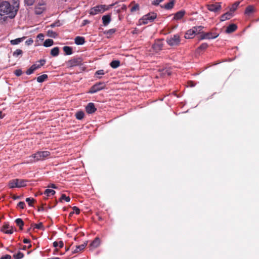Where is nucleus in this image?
<instances>
[{"instance_id":"nucleus-1","label":"nucleus","mask_w":259,"mask_h":259,"mask_svg":"<svg viewBox=\"0 0 259 259\" xmlns=\"http://www.w3.org/2000/svg\"><path fill=\"white\" fill-rule=\"evenodd\" d=\"M11 5L7 1H2L0 4V21L5 22L9 17L12 19L15 17L19 9V4Z\"/></svg>"},{"instance_id":"nucleus-2","label":"nucleus","mask_w":259,"mask_h":259,"mask_svg":"<svg viewBox=\"0 0 259 259\" xmlns=\"http://www.w3.org/2000/svg\"><path fill=\"white\" fill-rule=\"evenodd\" d=\"M51 155L49 151H37L29 157L30 159L26 163H33L38 161H43L48 158Z\"/></svg>"},{"instance_id":"nucleus-3","label":"nucleus","mask_w":259,"mask_h":259,"mask_svg":"<svg viewBox=\"0 0 259 259\" xmlns=\"http://www.w3.org/2000/svg\"><path fill=\"white\" fill-rule=\"evenodd\" d=\"M27 182L24 179H15L10 180L8 185L10 188H21L26 186Z\"/></svg>"},{"instance_id":"nucleus-4","label":"nucleus","mask_w":259,"mask_h":259,"mask_svg":"<svg viewBox=\"0 0 259 259\" xmlns=\"http://www.w3.org/2000/svg\"><path fill=\"white\" fill-rule=\"evenodd\" d=\"M157 17V14L154 12L149 13L145 15L140 19L141 24H146L149 22H153Z\"/></svg>"},{"instance_id":"nucleus-5","label":"nucleus","mask_w":259,"mask_h":259,"mask_svg":"<svg viewBox=\"0 0 259 259\" xmlns=\"http://www.w3.org/2000/svg\"><path fill=\"white\" fill-rule=\"evenodd\" d=\"M166 41L170 46H179L181 42L180 36L179 34H174L167 38Z\"/></svg>"},{"instance_id":"nucleus-6","label":"nucleus","mask_w":259,"mask_h":259,"mask_svg":"<svg viewBox=\"0 0 259 259\" xmlns=\"http://www.w3.org/2000/svg\"><path fill=\"white\" fill-rule=\"evenodd\" d=\"M105 88L106 84H105L104 82H99L93 85L91 88L88 93L90 94H94L100 90L105 89Z\"/></svg>"},{"instance_id":"nucleus-7","label":"nucleus","mask_w":259,"mask_h":259,"mask_svg":"<svg viewBox=\"0 0 259 259\" xmlns=\"http://www.w3.org/2000/svg\"><path fill=\"white\" fill-rule=\"evenodd\" d=\"M82 59L80 57L73 58L67 62V65L68 67H73L76 66L82 65Z\"/></svg>"},{"instance_id":"nucleus-8","label":"nucleus","mask_w":259,"mask_h":259,"mask_svg":"<svg viewBox=\"0 0 259 259\" xmlns=\"http://www.w3.org/2000/svg\"><path fill=\"white\" fill-rule=\"evenodd\" d=\"M105 5H98L90 10V14L92 15H96L99 13H103L105 11Z\"/></svg>"},{"instance_id":"nucleus-9","label":"nucleus","mask_w":259,"mask_h":259,"mask_svg":"<svg viewBox=\"0 0 259 259\" xmlns=\"http://www.w3.org/2000/svg\"><path fill=\"white\" fill-rule=\"evenodd\" d=\"M46 10V5L45 3H38L35 6L34 9L35 14L36 15H40L42 14Z\"/></svg>"},{"instance_id":"nucleus-10","label":"nucleus","mask_w":259,"mask_h":259,"mask_svg":"<svg viewBox=\"0 0 259 259\" xmlns=\"http://www.w3.org/2000/svg\"><path fill=\"white\" fill-rule=\"evenodd\" d=\"M218 36L217 33H212L211 32L207 33H202L200 36V39H213L215 38Z\"/></svg>"},{"instance_id":"nucleus-11","label":"nucleus","mask_w":259,"mask_h":259,"mask_svg":"<svg viewBox=\"0 0 259 259\" xmlns=\"http://www.w3.org/2000/svg\"><path fill=\"white\" fill-rule=\"evenodd\" d=\"M221 3H216L214 4H210L207 6L208 10L211 12H216L222 9Z\"/></svg>"},{"instance_id":"nucleus-12","label":"nucleus","mask_w":259,"mask_h":259,"mask_svg":"<svg viewBox=\"0 0 259 259\" xmlns=\"http://www.w3.org/2000/svg\"><path fill=\"white\" fill-rule=\"evenodd\" d=\"M1 231L8 234H11L14 232L13 227L12 226L10 227L8 223H5L4 224L1 229Z\"/></svg>"},{"instance_id":"nucleus-13","label":"nucleus","mask_w":259,"mask_h":259,"mask_svg":"<svg viewBox=\"0 0 259 259\" xmlns=\"http://www.w3.org/2000/svg\"><path fill=\"white\" fill-rule=\"evenodd\" d=\"M86 112L89 114H92L96 112L97 109L93 103H89L85 107Z\"/></svg>"},{"instance_id":"nucleus-14","label":"nucleus","mask_w":259,"mask_h":259,"mask_svg":"<svg viewBox=\"0 0 259 259\" xmlns=\"http://www.w3.org/2000/svg\"><path fill=\"white\" fill-rule=\"evenodd\" d=\"M186 14V12L184 10H181L175 14L173 18L174 20H179L183 18Z\"/></svg>"},{"instance_id":"nucleus-15","label":"nucleus","mask_w":259,"mask_h":259,"mask_svg":"<svg viewBox=\"0 0 259 259\" xmlns=\"http://www.w3.org/2000/svg\"><path fill=\"white\" fill-rule=\"evenodd\" d=\"M163 44L160 40L156 41L152 46V48L156 52L161 50Z\"/></svg>"},{"instance_id":"nucleus-16","label":"nucleus","mask_w":259,"mask_h":259,"mask_svg":"<svg viewBox=\"0 0 259 259\" xmlns=\"http://www.w3.org/2000/svg\"><path fill=\"white\" fill-rule=\"evenodd\" d=\"M233 15L232 13V12L229 11V12H227L226 13L223 14L221 16L220 20L221 21H224L227 20H229V19H231L233 17Z\"/></svg>"},{"instance_id":"nucleus-17","label":"nucleus","mask_w":259,"mask_h":259,"mask_svg":"<svg viewBox=\"0 0 259 259\" xmlns=\"http://www.w3.org/2000/svg\"><path fill=\"white\" fill-rule=\"evenodd\" d=\"M129 7L131 8V12L134 13L140 10L139 5L136 4L135 2H132Z\"/></svg>"},{"instance_id":"nucleus-18","label":"nucleus","mask_w":259,"mask_h":259,"mask_svg":"<svg viewBox=\"0 0 259 259\" xmlns=\"http://www.w3.org/2000/svg\"><path fill=\"white\" fill-rule=\"evenodd\" d=\"M237 29V26L235 24H231L229 25L226 30L227 33H231L234 32Z\"/></svg>"},{"instance_id":"nucleus-19","label":"nucleus","mask_w":259,"mask_h":259,"mask_svg":"<svg viewBox=\"0 0 259 259\" xmlns=\"http://www.w3.org/2000/svg\"><path fill=\"white\" fill-rule=\"evenodd\" d=\"M195 35V31L193 29L188 30L185 34V38L186 39L192 38Z\"/></svg>"},{"instance_id":"nucleus-20","label":"nucleus","mask_w":259,"mask_h":259,"mask_svg":"<svg viewBox=\"0 0 259 259\" xmlns=\"http://www.w3.org/2000/svg\"><path fill=\"white\" fill-rule=\"evenodd\" d=\"M75 43L77 45H82L85 42V39L83 37L77 36L75 38Z\"/></svg>"},{"instance_id":"nucleus-21","label":"nucleus","mask_w":259,"mask_h":259,"mask_svg":"<svg viewBox=\"0 0 259 259\" xmlns=\"http://www.w3.org/2000/svg\"><path fill=\"white\" fill-rule=\"evenodd\" d=\"M103 23L104 26H107L111 21V17L109 15H104L102 17Z\"/></svg>"},{"instance_id":"nucleus-22","label":"nucleus","mask_w":259,"mask_h":259,"mask_svg":"<svg viewBox=\"0 0 259 259\" xmlns=\"http://www.w3.org/2000/svg\"><path fill=\"white\" fill-rule=\"evenodd\" d=\"M87 243L84 242V243L76 246V248L73 251V253H77L79 252L84 249L85 247L87 246Z\"/></svg>"},{"instance_id":"nucleus-23","label":"nucleus","mask_w":259,"mask_h":259,"mask_svg":"<svg viewBox=\"0 0 259 259\" xmlns=\"http://www.w3.org/2000/svg\"><path fill=\"white\" fill-rule=\"evenodd\" d=\"M255 11V8L253 6L249 5L247 6L245 10V14L247 15H250Z\"/></svg>"},{"instance_id":"nucleus-24","label":"nucleus","mask_w":259,"mask_h":259,"mask_svg":"<svg viewBox=\"0 0 259 259\" xmlns=\"http://www.w3.org/2000/svg\"><path fill=\"white\" fill-rule=\"evenodd\" d=\"M39 68V66H37L36 64H33L26 72L27 75H30L33 72Z\"/></svg>"},{"instance_id":"nucleus-25","label":"nucleus","mask_w":259,"mask_h":259,"mask_svg":"<svg viewBox=\"0 0 259 259\" xmlns=\"http://www.w3.org/2000/svg\"><path fill=\"white\" fill-rule=\"evenodd\" d=\"M100 244V240L98 237H96L91 243L90 245L93 248H97Z\"/></svg>"},{"instance_id":"nucleus-26","label":"nucleus","mask_w":259,"mask_h":259,"mask_svg":"<svg viewBox=\"0 0 259 259\" xmlns=\"http://www.w3.org/2000/svg\"><path fill=\"white\" fill-rule=\"evenodd\" d=\"M120 65V62L119 60H113L110 63V66L114 69L118 68Z\"/></svg>"},{"instance_id":"nucleus-27","label":"nucleus","mask_w":259,"mask_h":259,"mask_svg":"<svg viewBox=\"0 0 259 259\" xmlns=\"http://www.w3.org/2000/svg\"><path fill=\"white\" fill-rule=\"evenodd\" d=\"M63 50L66 55H71L73 53L72 49L70 47L65 46L63 48Z\"/></svg>"},{"instance_id":"nucleus-28","label":"nucleus","mask_w":259,"mask_h":259,"mask_svg":"<svg viewBox=\"0 0 259 259\" xmlns=\"http://www.w3.org/2000/svg\"><path fill=\"white\" fill-rule=\"evenodd\" d=\"M240 2L239 1L236 2L234 3L230 8V12L233 14L237 9V7L239 5Z\"/></svg>"},{"instance_id":"nucleus-29","label":"nucleus","mask_w":259,"mask_h":259,"mask_svg":"<svg viewBox=\"0 0 259 259\" xmlns=\"http://www.w3.org/2000/svg\"><path fill=\"white\" fill-rule=\"evenodd\" d=\"M15 223L16 225L19 227V229L22 230H23V227L24 225V222L21 219L18 218L15 220Z\"/></svg>"},{"instance_id":"nucleus-30","label":"nucleus","mask_w":259,"mask_h":259,"mask_svg":"<svg viewBox=\"0 0 259 259\" xmlns=\"http://www.w3.org/2000/svg\"><path fill=\"white\" fill-rule=\"evenodd\" d=\"M59 54V49L56 47L52 49L51 51V55L53 57L57 56Z\"/></svg>"},{"instance_id":"nucleus-31","label":"nucleus","mask_w":259,"mask_h":259,"mask_svg":"<svg viewBox=\"0 0 259 259\" xmlns=\"http://www.w3.org/2000/svg\"><path fill=\"white\" fill-rule=\"evenodd\" d=\"M25 38V37H22L21 38H18L15 39L11 40L10 42L13 45H16L19 44L21 41H22Z\"/></svg>"},{"instance_id":"nucleus-32","label":"nucleus","mask_w":259,"mask_h":259,"mask_svg":"<svg viewBox=\"0 0 259 259\" xmlns=\"http://www.w3.org/2000/svg\"><path fill=\"white\" fill-rule=\"evenodd\" d=\"M84 113L82 111H79L76 112L75 114V117L77 119L81 120L83 118Z\"/></svg>"},{"instance_id":"nucleus-33","label":"nucleus","mask_w":259,"mask_h":259,"mask_svg":"<svg viewBox=\"0 0 259 259\" xmlns=\"http://www.w3.org/2000/svg\"><path fill=\"white\" fill-rule=\"evenodd\" d=\"M48 76L47 74H43L40 76H39L37 77V81L38 82H44L46 79L48 78Z\"/></svg>"},{"instance_id":"nucleus-34","label":"nucleus","mask_w":259,"mask_h":259,"mask_svg":"<svg viewBox=\"0 0 259 259\" xmlns=\"http://www.w3.org/2000/svg\"><path fill=\"white\" fill-rule=\"evenodd\" d=\"M203 28H204L203 26H199L193 27L192 28V29H193V30H194L195 34L196 35V34H198V33H201V31L202 30Z\"/></svg>"},{"instance_id":"nucleus-35","label":"nucleus","mask_w":259,"mask_h":259,"mask_svg":"<svg viewBox=\"0 0 259 259\" xmlns=\"http://www.w3.org/2000/svg\"><path fill=\"white\" fill-rule=\"evenodd\" d=\"M175 0H170V2L165 5L164 8L169 10L173 8Z\"/></svg>"},{"instance_id":"nucleus-36","label":"nucleus","mask_w":259,"mask_h":259,"mask_svg":"<svg viewBox=\"0 0 259 259\" xmlns=\"http://www.w3.org/2000/svg\"><path fill=\"white\" fill-rule=\"evenodd\" d=\"M53 43L54 41L53 39H47L45 41L44 43V46L46 47H51L53 45Z\"/></svg>"},{"instance_id":"nucleus-37","label":"nucleus","mask_w":259,"mask_h":259,"mask_svg":"<svg viewBox=\"0 0 259 259\" xmlns=\"http://www.w3.org/2000/svg\"><path fill=\"white\" fill-rule=\"evenodd\" d=\"M116 31V29L115 28L110 29L108 30L105 31L104 33L107 35V37H109L111 35H112L113 33H114Z\"/></svg>"},{"instance_id":"nucleus-38","label":"nucleus","mask_w":259,"mask_h":259,"mask_svg":"<svg viewBox=\"0 0 259 259\" xmlns=\"http://www.w3.org/2000/svg\"><path fill=\"white\" fill-rule=\"evenodd\" d=\"M56 193V192L52 189H46L44 192V194L46 195L47 196H49L50 195H54Z\"/></svg>"},{"instance_id":"nucleus-39","label":"nucleus","mask_w":259,"mask_h":259,"mask_svg":"<svg viewBox=\"0 0 259 259\" xmlns=\"http://www.w3.org/2000/svg\"><path fill=\"white\" fill-rule=\"evenodd\" d=\"M47 34L49 36L53 38H56L58 36V34L52 30H49L47 32Z\"/></svg>"},{"instance_id":"nucleus-40","label":"nucleus","mask_w":259,"mask_h":259,"mask_svg":"<svg viewBox=\"0 0 259 259\" xmlns=\"http://www.w3.org/2000/svg\"><path fill=\"white\" fill-rule=\"evenodd\" d=\"M31 226L34 227V229H44V226L42 223L39 224H32Z\"/></svg>"},{"instance_id":"nucleus-41","label":"nucleus","mask_w":259,"mask_h":259,"mask_svg":"<svg viewBox=\"0 0 259 259\" xmlns=\"http://www.w3.org/2000/svg\"><path fill=\"white\" fill-rule=\"evenodd\" d=\"M53 246L54 247H57L58 246L59 247V248H62L63 247V245H64V243H63V242L62 241H60L59 242H57V241H55L53 242Z\"/></svg>"},{"instance_id":"nucleus-42","label":"nucleus","mask_w":259,"mask_h":259,"mask_svg":"<svg viewBox=\"0 0 259 259\" xmlns=\"http://www.w3.org/2000/svg\"><path fill=\"white\" fill-rule=\"evenodd\" d=\"M23 257L24 254L20 251H19L18 253L14 254L13 255V257L14 258V259H21Z\"/></svg>"},{"instance_id":"nucleus-43","label":"nucleus","mask_w":259,"mask_h":259,"mask_svg":"<svg viewBox=\"0 0 259 259\" xmlns=\"http://www.w3.org/2000/svg\"><path fill=\"white\" fill-rule=\"evenodd\" d=\"M22 54H23L22 50H21L20 49H17L15 52H14L13 55L15 57H18L20 55L21 56L22 55Z\"/></svg>"},{"instance_id":"nucleus-44","label":"nucleus","mask_w":259,"mask_h":259,"mask_svg":"<svg viewBox=\"0 0 259 259\" xmlns=\"http://www.w3.org/2000/svg\"><path fill=\"white\" fill-rule=\"evenodd\" d=\"M65 200L66 202H69L70 200V198L69 196H66L65 194H62L59 200L60 201H62V200Z\"/></svg>"},{"instance_id":"nucleus-45","label":"nucleus","mask_w":259,"mask_h":259,"mask_svg":"<svg viewBox=\"0 0 259 259\" xmlns=\"http://www.w3.org/2000/svg\"><path fill=\"white\" fill-rule=\"evenodd\" d=\"M26 201L28 203V205L30 206H32V203H33L34 201H35V200L33 198H27L26 199Z\"/></svg>"},{"instance_id":"nucleus-46","label":"nucleus","mask_w":259,"mask_h":259,"mask_svg":"<svg viewBox=\"0 0 259 259\" xmlns=\"http://www.w3.org/2000/svg\"><path fill=\"white\" fill-rule=\"evenodd\" d=\"M35 0H24L25 4L27 6H30L33 5Z\"/></svg>"},{"instance_id":"nucleus-47","label":"nucleus","mask_w":259,"mask_h":259,"mask_svg":"<svg viewBox=\"0 0 259 259\" xmlns=\"http://www.w3.org/2000/svg\"><path fill=\"white\" fill-rule=\"evenodd\" d=\"M208 47V45L207 43H203L198 48V49L201 50H204Z\"/></svg>"},{"instance_id":"nucleus-48","label":"nucleus","mask_w":259,"mask_h":259,"mask_svg":"<svg viewBox=\"0 0 259 259\" xmlns=\"http://www.w3.org/2000/svg\"><path fill=\"white\" fill-rule=\"evenodd\" d=\"M14 73L17 76H20L22 75V71L20 69H18L15 70Z\"/></svg>"},{"instance_id":"nucleus-49","label":"nucleus","mask_w":259,"mask_h":259,"mask_svg":"<svg viewBox=\"0 0 259 259\" xmlns=\"http://www.w3.org/2000/svg\"><path fill=\"white\" fill-rule=\"evenodd\" d=\"M17 206L21 209H23L25 206V203L23 201H20L18 203Z\"/></svg>"},{"instance_id":"nucleus-50","label":"nucleus","mask_w":259,"mask_h":259,"mask_svg":"<svg viewBox=\"0 0 259 259\" xmlns=\"http://www.w3.org/2000/svg\"><path fill=\"white\" fill-rule=\"evenodd\" d=\"M163 0H152V4L154 5H158Z\"/></svg>"},{"instance_id":"nucleus-51","label":"nucleus","mask_w":259,"mask_h":259,"mask_svg":"<svg viewBox=\"0 0 259 259\" xmlns=\"http://www.w3.org/2000/svg\"><path fill=\"white\" fill-rule=\"evenodd\" d=\"M33 40L31 38H29L25 41L26 45L29 46L33 44Z\"/></svg>"},{"instance_id":"nucleus-52","label":"nucleus","mask_w":259,"mask_h":259,"mask_svg":"<svg viewBox=\"0 0 259 259\" xmlns=\"http://www.w3.org/2000/svg\"><path fill=\"white\" fill-rule=\"evenodd\" d=\"M105 74V72L103 70H99L97 71L95 73V75H104Z\"/></svg>"},{"instance_id":"nucleus-53","label":"nucleus","mask_w":259,"mask_h":259,"mask_svg":"<svg viewBox=\"0 0 259 259\" xmlns=\"http://www.w3.org/2000/svg\"><path fill=\"white\" fill-rule=\"evenodd\" d=\"M73 209L74 212H75L76 214H78L80 213V209L76 206L73 207Z\"/></svg>"},{"instance_id":"nucleus-54","label":"nucleus","mask_w":259,"mask_h":259,"mask_svg":"<svg viewBox=\"0 0 259 259\" xmlns=\"http://www.w3.org/2000/svg\"><path fill=\"white\" fill-rule=\"evenodd\" d=\"M12 257L9 254H6L0 257V259H11Z\"/></svg>"},{"instance_id":"nucleus-55","label":"nucleus","mask_w":259,"mask_h":259,"mask_svg":"<svg viewBox=\"0 0 259 259\" xmlns=\"http://www.w3.org/2000/svg\"><path fill=\"white\" fill-rule=\"evenodd\" d=\"M39 63H40L39 64H38V65L36 64V66H39V68H40L41 66H43L45 64L46 60H40L39 61Z\"/></svg>"},{"instance_id":"nucleus-56","label":"nucleus","mask_w":259,"mask_h":259,"mask_svg":"<svg viewBox=\"0 0 259 259\" xmlns=\"http://www.w3.org/2000/svg\"><path fill=\"white\" fill-rule=\"evenodd\" d=\"M37 38L40 40H43L44 39V35L42 33H39L37 35Z\"/></svg>"},{"instance_id":"nucleus-57","label":"nucleus","mask_w":259,"mask_h":259,"mask_svg":"<svg viewBox=\"0 0 259 259\" xmlns=\"http://www.w3.org/2000/svg\"><path fill=\"white\" fill-rule=\"evenodd\" d=\"M60 26V23L59 22H55V23H53L52 24H51L50 26L52 27V28H53L55 26Z\"/></svg>"},{"instance_id":"nucleus-58","label":"nucleus","mask_w":259,"mask_h":259,"mask_svg":"<svg viewBox=\"0 0 259 259\" xmlns=\"http://www.w3.org/2000/svg\"><path fill=\"white\" fill-rule=\"evenodd\" d=\"M188 83L189 85L191 87H193L195 86V84L192 81H189Z\"/></svg>"},{"instance_id":"nucleus-59","label":"nucleus","mask_w":259,"mask_h":259,"mask_svg":"<svg viewBox=\"0 0 259 259\" xmlns=\"http://www.w3.org/2000/svg\"><path fill=\"white\" fill-rule=\"evenodd\" d=\"M23 242L24 243H30V240H29L28 239L25 238L23 240Z\"/></svg>"},{"instance_id":"nucleus-60","label":"nucleus","mask_w":259,"mask_h":259,"mask_svg":"<svg viewBox=\"0 0 259 259\" xmlns=\"http://www.w3.org/2000/svg\"><path fill=\"white\" fill-rule=\"evenodd\" d=\"M12 198L14 199V200H16V199H20V196H16V195H13Z\"/></svg>"},{"instance_id":"nucleus-61","label":"nucleus","mask_w":259,"mask_h":259,"mask_svg":"<svg viewBox=\"0 0 259 259\" xmlns=\"http://www.w3.org/2000/svg\"><path fill=\"white\" fill-rule=\"evenodd\" d=\"M48 187H51V188H54V189H57V187L54 184H51L50 186H48Z\"/></svg>"},{"instance_id":"nucleus-62","label":"nucleus","mask_w":259,"mask_h":259,"mask_svg":"<svg viewBox=\"0 0 259 259\" xmlns=\"http://www.w3.org/2000/svg\"><path fill=\"white\" fill-rule=\"evenodd\" d=\"M44 210V208L43 206H41L38 208V211H42Z\"/></svg>"},{"instance_id":"nucleus-63","label":"nucleus","mask_w":259,"mask_h":259,"mask_svg":"<svg viewBox=\"0 0 259 259\" xmlns=\"http://www.w3.org/2000/svg\"><path fill=\"white\" fill-rule=\"evenodd\" d=\"M89 23V21L88 20H83V22L82 23V25H85L86 24Z\"/></svg>"},{"instance_id":"nucleus-64","label":"nucleus","mask_w":259,"mask_h":259,"mask_svg":"<svg viewBox=\"0 0 259 259\" xmlns=\"http://www.w3.org/2000/svg\"><path fill=\"white\" fill-rule=\"evenodd\" d=\"M4 117V115L1 111H0V118H3Z\"/></svg>"}]
</instances>
